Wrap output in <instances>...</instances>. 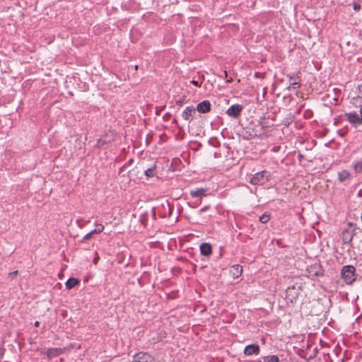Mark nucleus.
<instances>
[{
    "mask_svg": "<svg viewBox=\"0 0 362 362\" xmlns=\"http://www.w3.org/2000/svg\"><path fill=\"white\" fill-rule=\"evenodd\" d=\"M355 272L354 266H344L341 271V276L347 284H351L356 280Z\"/></svg>",
    "mask_w": 362,
    "mask_h": 362,
    "instance_id": "1",
    "label": "nucleus"
},
{
    "mask_svg": "<svg viewBox=\"0 0 362 362\" xmlns=\"http://www.w3.org/2000/svg\"><path fill=\"white\" fill-rule=\"evenodd\" d=\"M269 180V173L266 170H263L255 174L250 179V182L252 185H264Z\"/></svg>",
    "mask_w": 362,
    "mask_h": 362,
    "instance_id": "2",
    "label": "nucleus"
},
{
    "mask_svg": "<svg viewBox=\"0 0 362 362\" xmlns=\"http://www.w3.org/2000/svg\"><path fill=\"white\" fill-rule=\"evenodd\" d=\"M223 76H224V77H225V78H227V76H228V74H227V71H223Z\"/></svg>",
    "mask_w": 362,
    "mask_h": 362,
    "instance_id": "32",
    "label": "nucleus"
},
{
    "mask_svg": "<svg viewBox=\"0 0 362 362\" xmlns=\"http://www.w3.org/2000/svg\"><path fill=\"white\" fill-rule=\"evenodd\" d=\"M192 83L195 85L196 86H199V85L198 84V82L197 81H192Z\"/></svg>",
    "mask_w": 362,
    "mask_h": 362,
    "instance_id": "30",
    "label": "nucleus"
},
{
    "mask_svg": "<svg viewBox=\"0 0 362 362\" xmlns=\"http://www.w3.org/2000/svg\"><path fill=\"white\" fill-rule=\"evenodd\" d=\"M360 113L362 114V107L360 110Z\"/></svg>",
    "mask_w": 362,
    "mask_h": 362,
    "instance_id": "35",
    "label": "nucleus"
},
{
    "mask_svg": "<svg viewBox=\"0 0 362 362\" xmlns=\"http://www.w3.org/2000/svg\"><path fill=\"white\" fill-rule=\"evenodd\" d=\"M243 110V107L242 105H239V104H235V105H231L226 111V114L230 116V117H238L241 112Z\"/></svg>",
    "mask_w": 362,
    "mask_h": 362,
    "instance_id": "5",
    "label": "nucleus"
},
{
    "mask_svg": "<svg viewBox=\"0 0 362 362\" xmlns=\"http://www.w3.org/2000/svg\"><path fill=\"white\" fill-rule=\"evenodd\" d=\"M78 284L79 281L77 279L70 278L66 281L65 285L67 289H71Z\"/></svg>",
    "mask_w": 362,
    "mask_h": 362,
    "instance_id": "16",
    "label": "nucleus"
},
{
    "mask_svg": "<svg viewBox=\"0 0 362 362\" xmlns=\"http://www.w3.org/2000/svg\"><path fill=\"white\" fill-rule=\"evenodd\" d=\"M149 362H160L159 361L153 358L151 356V360Z\"/></svg>",
    "mask_w": 362,
    "mask_h": 362,
    "instance_id": "27",
    "label": "nucleus"
},
{
    "mask_svg": "<svg viewBox=\"0 0 362 362\" xmlns=\"http://www.w3.org/2000/svg\"><path fill=\"white\" fill-rule=\"evenodd\" d=\"M98 233H101L104 230V226L102 224H98L95 228Z\"/></svg>",
    "mask_w": 362,
    "mask_h": 362,
    "instance_id": "22",
    "label": "nucleus"
},
{
    "mask_svg": "<svg viewBox=\"0 0 362 362\" xmlns=\"http://www.w3.org/2000/svg\"><path fill=\"white\" fill-rule=\"evenodd\" d=\"M151 360V355L144 352H139L134 356L133 360L131 362H149Z\"/></svg>",
    "mask_w": 362,
    "mask_h": 362,
    "instance_id": "6",
    "label": "nucleus"
},
{
    "mask_svg": "<svg viewBox=\"0 0 362 362\" xmlns=\"http://www.w3.org/2000/svg\"><path fill=\"white\" fill-rule=\"evenodd\" d=\"M98 260H99V256H98V254L96 253V257H95L94 258V259H93V263H94L95 264H96L98 263Z\"/></svg>",
    "mask_w": 362,
    "mask_h": 362,
    "instance_id": "26",
    "label": "nucleus"
},
{
    "mask_svg": "<svg viewBox=\"0 0 362 362\" xmlns=\"http://www.w3.org/2000/svg\"><path fill=\"white\" fill-rule=\"evenodd\" d=\"M349 227L348 228H345L342 231L341 239L344 244L350 243L354 238V235H356L355 229H351V228L353 226L351 223H349Z\"/></svg>",
    "mask_w": 362,
    "mask_h": 362,
    "instance_id": "3",
    "label": "nucleus"
},
{
    "mask_svg": "<svg viewBox=\"0 0 362 362\" xmlns=\"http://www.w3.org/2000/svg\"><path fill=\"white\" fill-rule=\"evenodd\" d=\"M194 112H195V109L194 108V107H192V106L187 107L182 112V117L185 120H191L192 114Z\"/></svg>",
    "mask_w": 362,
    "mask_h": 362,
    "instance_id": "10",
    "label": "nucleus"
},
{
    "mask_svg": "<svg viewBox=\"0 0 362 362\" xmlns=\"http://www.w3.org/2000/svg\"><path fill=\"white\" fill-rule=\"evenodd\" d=\"M145 175L147 177H153V170L152 168H148L145 170Z\"/></svg>",
    "mask_w": 362,
    "mask_h": 362,
    "instance_id": "20",
    "label": "nucleus"
},
{
    "mask_svg": "<svg viewBox=\"0 0 362 362\" xmlns=\"http://www.w3.org/2000/svg\"><path fill=\"white\" fill-rule=\"evenodd\" d=\"M344 117L355 127L362 124V114L358 115L356 112L345 113Z\"/></svg>",
    "mask_w": 362,
    "mask_h": 362,
    "instance_id": "4",
    "label": "nucleus"
},
{
    "mask_svg": "<svg viewBox=\"0 0 362 362\" xmlns=\"http://www.w3.org/2000/svg\"><path fill=\"white\" fill-rule=\"evenodd\" d=\"M212 252L211 246L209 243H202L200 245V252L202 255L208 256Z\"/></svg>",
    "mask_w": 362,
    "mask_h": 362,
    "instance_id": "12",
    "label": "nucleus"
},
{
    "mask_svg": "<svg viewBox=\"0 0 362 362\" xmlns=\"http://www.w3.org/2000/svg\"><path fill=\"white\" fill-rule=\"evenodd\" d=\"M270 219V216L267 214H264L259 217V221L262 223H267Z\"/></svg>",
    "mask_w": 362,
    "mask_h": 362,
    "instance_id": "18",
    "label": "nucleus"
},
{
    "mask_svg": "<svg viewBox=\"0 0 362 362\" xmlns=\"http://www.w3.org/2000/svg\"><path fill=\"white\" fill-rule=\"evenodd\" d=\"M230 272L234 278H238L241 275L243 272L242 267L239 264L233 265L231 267Z\"/></svg>",
    "mask_w": 362,
    "mask_h": 362,
    "instance_id": "14",
    "label": "nucleus"
},
{
    "mask_svg": "<svg viewBox=\"0 0 362 362\" xmlns=\"http://www.w3.org/2000/svg\"><path fill=\"white\" fill-rule=\"evenodd\" d=\"M351 177L350 173L346 170H343L338 173V180L341 182L349 180Z\"/></svg>",
    "mask_w": 362,
    "mask_h": 362,
    "instance_id": "13",
    "label": "nucleus"
},
{
    "mask_svg": "<svg viewBox=\"0 0 362 362\" xmlns=\"http://www.w3.org/2000/svg\"><path fill=\"white\" fill-rule=\"evenodd\" d=\"M18 274V271H14L13 272H11L9 273L8 276L11 277V278H13L14 276H16V275Z\"/></svg>",
    "mask_w": 362,
    "mask_h": 362,
    "instance_id": "24",
    "label": "nucleus"
},
{
    "mask_svg": "<svg viewBox=\"0 0 362 362\" xmlns=\"http://www.w3.org/2000/svg\"><path fill=\"white\" fill-rule=\"evenodd\" d=\"M309 273L310 275L318 276L322 274L321 269L318 265H312L309 269Z\"/></svg>",
    "mask_w": 362,
    "mask_h": 362,
    "instance_id": "15",
    "label": "nucleus"
},
{
    "mask_svg": "<svg viewBox=\"0 0 362 362\" xmlns=\"http://www.w3.org/2000/svg\"><path fill=\"white\" fill-rule=\"evenodd\" d=\"M90 234L93 235V234L98 233L96 229L93 230L90 232Z\"/></svg>",
    "mask_w": 362,
    "mask_h": 362,
    "instance_id": "29",
    "label": "nucleus"
},
{
    "mask_svg": "<svg viewBox=\"0 0 362 362\" xmlns=\"http://www.w3.org/2000/svg\"><path fill=\"white\" fill-rule=\"evenodd\" d=\"M354 170L356 173H362V160L357 161L354 165Z\"/></svg>",
    "mask_w": 362,
    "mask_h": 362,
    "instance_id": "17",
    "label": "nucleus"
},
{
    "mask_svg": "<svg viewBox=\"0 0 362 362\" xmlns=\"http://www.w3.org/2000/svg\"><path fill=\"white\" fill-rule=\"evenodd\" d=\"M291 86H292V88L293 89H298L300 88V83L299 82H296V81H294L293 83H291Z\"/></svg>",
    "mask_w": 362,
    "mask_h": 362,
    "instance_id": "21",
    "label": "nucleus"
},
{
    "mask_svg": "<svg viewBox=\"0 0 362 362\" xmlns=\"http://www.w3.org/2000/svg\"><path fill=\"white\" fill-rule=\"evenodd\" d=\"M92 236V235L90 234V233H87L84 237H83V240H88L89 238H90Z\"/></svg>",
    "mask_w": 362,
    "mask_h": 362,
    "instance_id": "25",
    "label": "nucleus"
},
{
    "mask_svg": "<svg viewBox=\"0 0 362 362\" xmlns=\"http://www.w3.org/2000/svg\"><path fill=\"white\" fill-rule=\"evenodd\" d=\"M354 9L355 11H359L361 9V4H359L358 3H354Z\"/></svg>",
    "mask_w": 362,
    "mask_h": 362,
    "instance_id": "23",
    "label": "nucleus"
},
{
    "mask_svg": "<svg viewBox=\"0 0 362 362\" xmlns=\"http://www.w3.org/2000/svg\"><path fill=\"white\" fill-rule=\"evenodd\" d=\"M259 351V347L257 344H250L245 346L244 354L247 356L258 355Z\"/></svg>",
    "mask_w": 362,
    "mask_h": 362,
    "instance_id": "7",
    "label": "nucleus"
},
{
    "mask_svg": "<svg viewBox=\"0 0 362 362\" xmlns=\"http://www.w3.org/2000/svg\"><path fill=\"white\" fill-rule=\"evenodd\" d=\"M279 358L276 356H270L264 358V362H279Z\"/></svg>",
    "mask_w": 362,
    "mask_h": 362,
    "instance_id": "19",
    "label": "nucleus"
},
{
    "mask_svg": "<svg viewBox=\"0 0 362 362\" xmlns=\"http://www.w3.org/2000/svg\"><path fill=\"white\" fill-rule=\"evenodd\" d=\"M207 189L199 188L195 190H191L189 194L192 197H203L206 196Z\"/></svg>",
    "mask_w": 362,
    "mask_h": 362,
    "instance_id": "11",
    "label": "nucleus"
},
{
    "mask_svg": "<svg viewBox=\"0 0 362 362\" xmlns=\"http://www.w3.org/2000/svg\"><path fill=\"white\" fill-rule=\"evenodd\" d=\"M207 209H208V207H204V208L201 209L199 212L201 214V213L205 211Z\"/></svg>",
    "mask_w": 362,
    "mask_h": 362,
    "instance_id": "28",
    "label": "nucleus"
},
{
    "mask_svg": "<svg viewBox=\"0 0 362 362\" xmlns=\"http://www.w3.org/2000/svg\"><path fill=\"white\" fill-rule=\"evenodd\" d=\"M182 100H178V101L177 102V104H178V105H182Z\"/></svg>",
    "mask_w": 362,
    "mask_h": 362,
    "instance_id": "33",
    "label": "nucleus"
},
{
    "mask_svg": "<svg viewBox=\"0 0 362 362\" xmlns=\"http://www.w3.org/2000/svg\"><path fill=\"white\" fill-rule=\"evenodd\" d=\"M231 81H232V78L228 79V80L226 81V82H227V83H230Z\"/></svg>",
    "mask_w": 362,
    "mask_h": 362,
    "instance_id": "34",
    "label": "nucleus"
},
{
    "mask_svg": "<svg viewBox=\"0 0 362 362\" xmlns=\"http://www.w3.org/2000/svg\"><path fill=\"white\" fill-rule=\"evenodd\" d=\"M211 110V103L209 100H204L197 106V110L200 113L209 112Z\"/></svg>",
    "mask_w": 362,
    "mask_h": 362,
    "instance_id": "8",
    "label": "nucleus"
},
{
    "mask_svg": "<svg viewBox=\"0 0 362 362\" xmlns=\"http://www.w3.org/2000/svg\"><path fill=\"white\" fill-rule=\"evenodd\" d=\"M64 352L63 349L59 348H51L47 349L45 354L47 356L48 358H51L53 357H56Z\"/></svg>",
    "mask_w": 362,
    "mask_h": 362,
    "instance_id": "9",
    "label": "nucleus"
},
{
    "mask_svg": "<svg viewBox=\"0 0 362 362\" xmlns=\"http://www.w3.org/2000/svg\"><path fill=\"white\" fill-rule=\"evenodd\" d=\"M39 325H40V322H39L38 321H36V322H35V327H39Z\"/></svg>",
    "mask_w": 362,
    "mask_h": 362,
    "instance_id": "31",
    "label": "nucleus"
}]
</instances>
